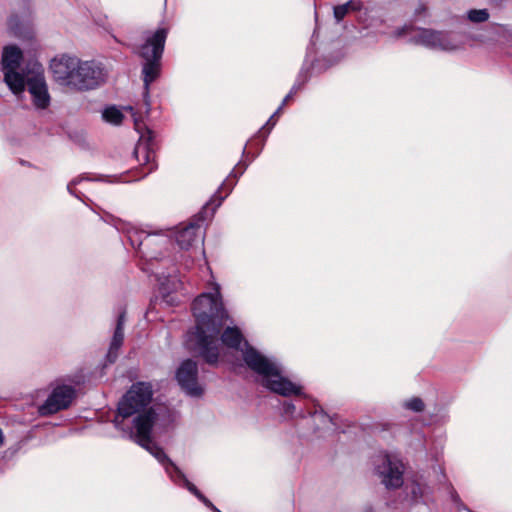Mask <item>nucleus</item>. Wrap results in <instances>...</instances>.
I'll list each match as a JSON object with an SVG mask.
<instances>
[{
    "instance_id": "nucleus-11",
    "label": "nucleus",
    "mask_w": 512,
    "mask_h": 512,
    "mask_svg": "<svg viewBox=\"0 0 512 512\" xmlns=\"http://www.w3.org/2000/svg\"><path fill=\"white\" fill-rule=\"evenodd\" d=\"M147 134V140H145L144 136L141 135L139 142L136 144L134 149V155L142 165V175L133 179V181L144 178L145 176L155 171L158 167L155 161L156 153L153 147L154 144L152 142V133L148 130Z\"/></svg>"
},
{
    "instance_id": "nucleus-25",
    "label": "nucleus",
    "mask_w": 512,
    "mask_h": 512,
    "mask_svg": "<svg viewBox=\"0 0 512 512\" xmlns=\"http://www.w3.org/2000/svg\"><path fill=\"white\" fill-rule=\"evenodd\" d=\"M277 114H273L269 119L268 121L266 122V124L261 128V130L258 132L259 134L262 133L263 130L266 129V127H268V130L266 132V134H268L270 132V130L273 128V126L275 125V122L273 121V118L276 116ZM267 135H265L264 137V140L266 139Z\"/></svg>"
},
{
    "instance_id": "nucleus-1",
    "label": "nucleus",
    "mask_w": 512,
    "mask_h": 512,
    "mask_svg": "<svg viewBox=\"0 0 512 512\" xmlns=\"http://www.w3.org/2000/svg\"><path fill=\"white\" fill-rule=\"evenodd\" d=\"M152 396L153 389L150 383H134L118 403L117 415L113 420L115 427L123 432V437L133 440L154 456L176 485L185 487L211 510L214 504L187 479L164 450L153 442L151 433L157 413L152 407L146 409Z\"/></svg>"
},
{
    "instance_id": "nucleus-4",
    "label": "nucleus",
    "mask_w": 512,
    "mask_h": 512,
    "mask_svg": "<svg viewBox=\"0 0 512 512\" xmlns=\"http://www.w3.org/2000/svg\"><path fill=\"white\" fill-rule=\"evenodd\" d=\"M54 80L66 87L78 91H88L105 82L107 73L101 64L95 61H81L76 56L61 54L50 62Z\"/></svg>"
},
{
    "instance_id": "nucleus-31",
    "label": "nucleus",
    "mask_w": 512,
    "mask_h": 512,
    "mask_svg": "<svg viewBox=\"0 0 512 512\" xmlns=\"http://www.w3.org/2000/svg\"><path fill=\"white\" fill-rule=\"evenodd\" d=\"M122 181H123V182H130V181H132V179H124V180H122Z\"/></svg>"
},
{
    "instance_id": "nucleus-8",
    "label": "nucleus",
    "mask_w": 512,
    "mask_h": 512,
    "mask_svg": "<svg viewBox=\"0 0 512 512\" xmlns=\"http://www.w3.org/2000/svg\"><path fill=\"white\" fill-rule=\"evenodd\" d=\"M375 472L387 489H396L403 484L404 465L388 454L378 456L375 462Z\"/></svg>"
},
{
    "instance_id": "nucleus-16",
    "label": "nucleus",
    "mask_w": 512,
    "mask_h": 512,
    "mask_svg": "<svg viewBox=\"0 0 512 512\" xmlns=\"http://www.w3.org/2000/svg\"><path fill=\"white\" fill-rule=\"evenodd\" d=\"M4 81L14 94L22 93L25 90V76L17 72V69L2 70Z\"/></svg>"
},
{
    "instance_id": "nucleus-6",
    "label": "nucleus",
    "mask_w": 512,
    "mask_h": 512,
    "mask_svg": "<svg viewBox=\"0 0 512 512\" xmlns=\"http://www.w3.org/2000/svg\"><path fill=\"white\" fill-rule=\"evenodd\" d=\"M168 35L166 28H158L154 32H147L145 42L138 47L137 53L144 60L142 65V76L146 94L161 71V59Z\"/></svg>"
},
{
    "instance_id": "nucleus-28",
    "label": "nucleus",
    "mask_w": 512,
    "mask_h": 512,
    "mask_svg": "<svg viewBox=\"0 0 512 512\" xmlns=\"http://www.w3.org/2000/svg\"><path fill=\"white\" fill-rule=\"evenodd\" d=\"M161 290L163 293L167 294L170 292L169 289L165 287V283H161Z\"/></svg>"
},
{
    "instance_id": "nucleus-27",
    "label": "nucleus",
    "mask_w": 512,
    "mask_h": 512,
    "mask_svg": "<svg viewBox=\"0 0 512 512\" xmlns=\"http://www.w3.org/2000/svg\"><path fill=\"white\" fill-rule=\"evenodd\" d=\"M292 97V95H290V93H288L285 98L283 99L281 105L278 107V109L275 111V114H278L280 112V110L283 108V106L287 103V101Z\"/></svg>"
},
{
    "instance_id": "nucleus-9",
    "label": "nucleus",
    "mask_w": 512,
    "mask_h": 512,
    "mask_svg": "<svg viewBox=\"0 0 512 512\" xmlns=\"http://www.w3.org/2000/svg\"><path fill=\"white\" fill-rule=\"evenodd\" d=\"M175 377L181 389L188 396L198 398L203 395V387L198 382V366L192 359L181 362Z\"/></svg>"
},
{
    "instance_id": "nucleus-15",
    "label": "nucleus",
    "mask_w": 512,
    "mask_h": 512,
    "mask_svg": "<svg viewBox=\"0 0 512 512\" xmlns=\"http://www.w3.org/2000/svg\"><path fill=\"white\" fill-rule=\"evenodd\" d=\"M23 60V53L15 45L5 46L2 52V70L18 69Z\"/></svg>"
},
{
    "instance_id": "nucleus-3",
    "label": "nucleus",
    "mask_w": 512,
    "mask_h": 512,
    "mask_svg": "<svg viewBox=\"0 0 512 512\" xmlns=\"http://www.w3.org/2000/svg\"><path fill=\"white\" fill-rule=\"evenodd\" d=\"M221 340L225 346L236 350L240 349L242 343L244 344L243 359L246 365L261 376L262 385L271 392L284 397L303 394L301 386L284 377L281 366L252 347L237 327H227L221 335Z\"/></svg>"
},
{
    "instance_id": "nucleus-23",
    "label": "nucleus",
    "mask_w": 512,
    "mask_h": 512,
    "mask_svg": "<svg viewBox=\"0 0 512 512\" xmlns=\"http://www.w3.org/2000/svg\"><path fill=\"white\" fill-rule=\"evenodd\" d=\"M83 179H86V180H90L89 178L87 177H78V178H75L73 179L71 182L68 183L67 185V190L69 192V194H71L72 196L78 198L79 200L83 201L82 197L80 196L79 193H77L74 189H73V186H76L77 184H79Z\"/></svg>"
},
{
    "instance_id": "nucleus-29",
    "label": "nucleus",
    "mask_w": 512,
    "mask_h": 512,
    "mask_svg": "<svg viewBox=\"0 0 512 512\" xmlns=\"http://www.w3.org/2000/svg\"><path fill=\"white\" fill-rule=\"evenodd\" d=\"M213 512H222L215 505L211 508Z\"/></svg>"
},
{
    "instance_id": "nucleus-10",
    "label": "nucleus",
    "mask_w": 512,
    "mask_h": 512,
    "mask_svg": "<svg viewBox=\"0 0 512 512\" xmlns=\"http://www.w3.org/2000/svg\"><path fill=\"white\" fill-rule=\"evenodd\" d=\"M76 391L72 386L59 385L49 394L45 402L39 406L41 416H49L67 409L75 398Z\"/></svg>"
},
{
    "instance_id": "nucleus-5",
    "label": "nucleus",
    "mask_w": 512,
    "mask_h": 512,
    "mask_svg": "<svg viewBox=\"0 0 512 512\" xmlns=\"http://www.w3.org/2000/svg\"><path fill=\"white\" fill-rule=\"evenodd\" d=\"M247 166L248 164H244V166L239 170V172H236V169H233L229 174L228 178L222 183L220 188H226L227 183L230 181V178H234V182H236L239 176H241L244 173ZM234 184L235 183L229 185L225 196H217V193H215L211 200L207 202L202 207V209L193 217L192 221L177 232L176 242L181 249H189L199 241L203 242L204 234L202 231V226L204 222L207 219H211L214 216L216 209L222 204L225 197L231 192Z\"/></svg>"
},
{
    "instance_id": "nucleus-19",
    "label": "nucleus",
    "mask_w": 512,
    "mask_h": 512,
    "mask_svg": "<svg viewBox=\"0 0 512 512\" xmlns=\"http://www.w3.org/2000/svg\"><path fill=\"white\" fill-rule=\"evenodd\" d=\"M102 118L107 123L119 125L122 122L124 115L116 106H108L103 110Z\"/></svg>"
},
{
    "instance_id": "nucleus-32",
    "label": "nucleus",
    "mask_w": 512,
    "mask_h": 512,
    "mask_svg": "<svg viewBox=\"0 0 512 512\" xmlns=\"http://www.w3.org/2000/svg\"><path fill=\"white\" fill-rule=\"evenodd\" d=\"M246 152V146L243 147L242 154Z\"/></svg>"
},
{
    "instance_id": "nucleus-20",
    "label": "nucleus",
    "mask_w": 512,
    "mask_h": 512,
    "mask_svg": "<svg viewBox=\"0 0 512 512\" xmlns=\"http://www.w3.org/2000/svg\"><path fill=\"white\" fill-rule=\"evenodd\" d=\"M487 9H471L467 12V18L473 23H483L489 19Z\"/></svg>"
},
{
    "instance_id": "nucleus-7",
    "label": "nucleus",
    "mask_w": 512,
    "mask_h": 512,
    "mask_svg": "<svg viewBox=\"0 0 512 512\" xmlns=\"http://www.w3.org/2000/svg\"><path fill=\"white\" fill-rule=\"evenodd\" d=\"M407 32L411 33L408 42L431 50L450 52L457 50L460 47V43L456 40L453 33L447 31L404 26L397 29L394 34L396 37H402Z\"/></svg>"
},
{
    "instance_id": "nucleus-22",
    "label": "nucleus",
    "mask_w": 512,
    "mask_h": 512,
    "mask_svg": "<svg viewBox=\"0 0 512 512\" xmlns=\"http://www.w3.org/2000/svg\"><path fill=\"white\" fill-rule=\"evenodd\" d=\"M404 407L413 412H421L424 410V402L419 397H413L404 403Z\"/></svg>"
},
{
    "instance_id": "nucleus-21",
    "label": "nucleus",
    "mask_w": 512,
    "mask_h": 512,
    "mask_svg": "<svg viewBox=\"0 0 512 512\" xmlns=\"http://www.w3.org/2000/svg\"><path fill=\"white\" fill-rule=\"evenodd\" d=\"M308 81V70H305L304 68H302L296 78V81L295 83L293 84L291 90H290V95H294L295 93H297V91L299 89H301V87Z\"/></svg>"
},
{
    "instance_id": "nucleus-2",
    "label": "nucleus",
    "mask_w": 512,
    "mask_h": 512,
    "mask_svg": "<svg viewBox=\"0 0 512 512\" xmlns=\"http://www.w3.org/2000/svg\"><path fill=\"white\" fill-rule=\"evenodd\" d=\"M195 327L186 334L187 348L215 365L219 359L218 338L229 316L223 307L219 286L214 292L202 293L192 304Z\"/></svg>"
},
{
    "instance_id": "nucleus-26",
    "label": "nucleus",
    "mask_w": 512,
    "mask_h": 512,
    "mask_svg": "<svg viewBox=\"0 0 512 512\" xmlns=\"http://www.w3.org/2000/svg\"><path fill=\"white\" fill-rule=\"evenodd\" d=\"M452 499L455 503H459L462 506V508L459 509V512H472L470 509H468L461 503L460 498L456 492L452 493Z\"/></svg>"
},
{
    "instance_id": "nucleus-14",
    "label": "nucleus",
    "mask_w": 512,
    "mask_h": 512,
    "mask_svg": "<svg viewBox=\"0 0 512 512\" xmlns=\"http://www.w3.org/2000/svg\"><path fill=\"white\" fill-rule=\"evenodd\" d=\"M125 235L127 241L130 243L133 249L141 253L143 257H151L150 255L142 251V246L146 247L151 244V235L146 234L144 231L138 230L135 227L127 228Z\"/></svg>"
},
{
    "instance_id": "nucleus-30",
    "label": "nucleus",
    "mask_w": 512,
    "mask_h": 512,
    "mask_svg": "<svg viewBox=\"0 0 512 512\" xmlns=\"http://www.w3.org/2000/svg\"><path fill=\"white\" fill-rule=\"evenodd\" d=\"M364 512H374L371 507L367 508Z\"/></svg>"
},
{
    "instance_id": "nucleus-24",
    "label": "nucleus",
    "mask_w": 512,
    "mask_h": 512,
    "mask_svg": "<svg viewBox=\"0 0 512 512\" xmlns=\"http://www.w3.org/2000/svg\"><path fill=\"white\" fill-rule=\"evenodd\" d=\"M296 412V407L292 402L284 401L282 404V414L287 417H293Z\"/></svg>"
},
{
    "instance_id": "nucleus-18",
    "label": "nucleus",
    "mask_w": 512,
    "mask_h": 512,
    "mask_svg": "<svg viewBox=\"0 0 512 512\" xmlns=\"http://www.w3.org/2000/svg\"><path fill=\"white\" fill-rule=\"evenodd\" d=\"M8 27L12 34L16 37H24L28 31V21L13 14L8 19Z\"/></svg>"
},
{
    "instance_id": "nucleus-12",
    "label": "nucleus",
    "mask_w": 512,
    "mask_h": 512,
    "mask_svg": "<svg viewBox=\"0 0 512 512\" xmlns=\"http://www.w3.org/2000/svg\"><path fill=\"white\" fill-rule=\"evenodd\" d=\"M27 88L36 108L46 109L50 105L48 87L42 75L37 74L28 78Z\"/></svg>"
},
{
    "instance_id": "nucleus-17",
    "label": "nucleus",
    "mask_w": 512,
    "mask_h": 512,
    "mask_svg": "<svg viewBox=\"0 0 512 512\" xmlns=\"http://www.w3.org/2000/svg\"><path fill=\"white\" fill-rule=\"evenodd\" d=\"M363 8L361 0H349L348 2L336 5L333 8V16L336 23H340L349 12H357Z\"/></svg>"
},
{
    "instance_id": "nucleus-13",
    "label": "nucleus",
    "mask_w": 512,
    "mask_h": 512,
    "mask_svg": "<svg viewBox=\"0 0 512 512\" xmlns=\"http://www.w3.org/2000/svg\"><path fill=\"white\" fill-rule=\"evenodd\" d=\"M126 318V310L122 308L117 316L116 327L109 345V349L105 356L108 364H113L118 358V351L124 341V324Z\"/></svg>"
}]
</instances>
